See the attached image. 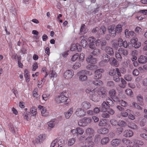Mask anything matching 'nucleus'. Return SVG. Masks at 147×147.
Masks as SVG:
<instances>
[{
	"instance_id": "nucleus-37",
	"label": "nucleus",
	"mask_w": 147,
	"mask_h": 147,
	"mask_svg": "<svg viewBox=\"0 0 147 147\" xmlns=\"http://www.w3.org/2000/svg\"><path fill=\"white\" fill-rule=\"evenodd\" d=\"M128 126L130 128L133 129H138L137 126L135 123L133 122L129 123L128 125Z\"/></svg>"
},
{
	"instance_id": "nucleus-43",
	"label": "nucleus",
	"mask_w": 147,
	"mask_h": 147,
	"mask_svg": "<svg viewBox=\"0 0 147 147\" xmlns=\"http://www.w3.org/2000/svg\"><path fill=\"white\" fill-rule=\"evenodd\" d=\"M106 103L108 105L110 106H113V101L109 97L107 98L106 99Z\"/></svg>"
},
{
	"instance_id": "nucleus-39",
	"label": "nucleus",
	"mask_w": 147,
	"mask_h": 147,
	"mask_svg": "<svg viewBox=\"0 0 147 147\" xmlns=\"http://www.w3.org/2000/svg\"><path fill=\"white\" fill-rule=\"evenodd\" d=\"M107 123L106 122V120L105 119H101L100 120L98 125L100 126H104L106 125Z\"/></svg>"
},
{
	"instance_id": "nucleus-59",
	"label": "nucleus",
	"mask_w": 147,
	"mask_h": 147,
	"mask_svg": "<svg viewBox=\"0 0 147 147\" xmlns=\"http://www.w3.org/2000/svg\"><path fill=\"white\" fill-rule=\"evenodd\" d=\"M123 131V129L120 127L116 129V132L117 134H120Z\"/></svg>"
},
{
	"instance_id": "nucleus-56",
	"label": "nucleus",
	"mask_w": 147,
	"mask_h": 147,
	"mask_svg": "<svg viewBox=\"0 0 147 147\" xmlns=\"http://www.w3.org/2000/svg\"><path fill=\"white\" fill-rule=\"evenodd\" d=\"M79 56L78 53H76L72 56L71 58V61H75L78 58Z\"/></svg>"
},
{
	"instance_id": "nucleus-48",
	"label": "nucleus",
	"mask_w": 147,
	"mask_h": 147,
	"mask_svg": "<svg viewBox=\"0 0 147 147\" xmlns=\"http://www.w3.org/2000/svg\"><path fill=\"white\" fill-rule=\"evenodd\" d=\"M28 115V113L27 112H24L23 114L25 119L27 121H30L31 119L29 117Z\"/></svg>"
},
{
	"instance_id": "nucleus-41",
	"label": "nucleus",
	"mask_w": 147,
	"mask_h": 147,
	"mask_svg": "<svg viewBox=\"0 0 147 147\" xmlns=\"http://www.w3.org/2000/svg\"><path fill=\"white\" fill-rule=\"evenodd\" d=\"M46 136L45 134H40L38 138L40 142H42L46 138Z\"/></svg>"
},
{
	"instance_id": "nucleus-61",
	"label": "nucleus",
	"mask_w": 147,
	"mask_h": 147,
	"mask_svg": "<svg viewBox=\"0 0 147 147\" xmlns=\"http://www.w3.org/2000/svg\"><path fill=\"white\" fill-rule=\"evenodd\" d=\"M123 47L125 48L127 47H129V45H131V44L129 42L127 43V41L126 40L123 41Z\"/></svg>"
},
{
	"instance_id": "nucleus-21",
	"label": "nucleus",
	"mask_w": 147,
	"mask_h": 147,
	"mask_svg": "<svg viewBox=\"0 0 147 147\" xmlns=\"http://www.w3.org/2000/svg\"><path fill=\"white\" fill-rule=\"evenodd\" d=\"M106 53L110 55H113L114 54V51L113 49L109 47H106L105 48Z\"/></svg>"
},
{
	"instance_id": "nucleus-22",
	"label": "nucleus",
	"mask_w": 147,
	"mask_h": 147,
	"mask_svg": "<svg viewBox=\"0 0 147 147\" xmlns=\"http://www.w3.org/2000/svg\"><path fill=\"white\" fill-rule=\"evenodd\" d=\"M101 59L102 61L104 62H108L110 59V57L107 54H103L102 55Z\"/></svg>"
},
{
	"instance_id": "nucleus-52",
	"label": "nucleus",
	"mask_w": 147,
	"mask_h": 147,
	"mask_svg": "<svg viewBox=\"0 0 147 147\" xmlns=\"http://www.w3.org/2000/svg\"><path fill=\"white\" fill-rule=\"evenodd\" d=\"M124 78L126 81H130L132 79V77L131 75H126L124 76Z\"/></svg>"
},
{
	"instance_id": "nucleus-35",
	"label": "nucleus",
	"mask_w": 147,
	"mask_h": 147,
	"mask_svg": "<svg viewBox=\"0 0 147 147\" xmlns=\"http://www.w3.org/2000/svg\"><path fill=\"white\" fill-rule=\"evenodd\" d=\"M77 135H81L84 133V130L82 128L78 127L77 128Z\"/></svg>"
},
{
	"instance_id": "nucleus-49",
	"label": "nucleus",
	"mask_w": 147,
	"mask_h": 147,
	"mask_svg": "<svg viewBox=\"0 0 147 147\" xmlns=\"http://www.w3.org/2000/svg\"><path fill=\"white\" fill-rule=\"evenodd\" d=\"M118 125L119 126L124 127L126 126L127 123L123 121L120 120L118 122Z\"/></svg>"
},
{
	"instance_id": "nucleus-40",
	"label": "nucleus",
	"mask_w": 147,
	"mask_h": 147,
	"mask_svg": "<svg viewBox=\"0 0 147 147\" xmlns=\"http://www.w3.org/2000/svg\"><path fill=\"white\" fill-rule=\"evenodd\" d=\"M82 37H83L82 36L80 37V39H82L81 41V44L82 47L84 48L87 46V43L85 39H82Z\"/></svg>"
},
{
	"instance_id": "nucleus-29",
	"label": "nucleus",
	"mask_w": 147,
	"mask_h": 147,
	"mask_svg": "<svg viewBox=\"0 0 147 147\" xmlns=\"http://www.w3.org/2000/svg\"><path fill=\"white\" fill-rule=\"evenodd\" d=\"M41 114L42 116L44 117H47L49 115V113L47 110L46 108L45 107L41 110Z\"/></svg>"
},
{
	"instance_id": "nucleus-63",
	"label": "nucleus",
	"mask_w": 147,
	"mask_h": 147,
	"mask_svg": "<svg viewBox=\"0 0 147 147\" xmlns=\"http://www.w3.org/2000/svg\"><path fill=\"white\" fill-rule=\"evenodd\" d=\"M120 115L121 116L125 117H127L128 115L127 112L123 111L120 113Z\"/></svg>"
},
{
	"instance_id": "nucleus-55",
	"label": "nucleus",
	"mask_w": 147,
	"mask_h": 147,
	"mask_svg": "<svg viewBox=\"0 0 147 147\" xmlns=\"http://www.w3.org/2000/svg\"><path fill=\"white\" fill-rule=\"evenodd\" d=\"M45 81V79L43 78L41 80H38V88H41L42 84H43Z\"/></svg>"
},
{
	"instance_id": "nucleus-24",
	"label": "nucleus",
	"mask_w": 147,
	"mask_h": 147,
	"mask_svg": "<svg viewBox=\"0 0 147 147\" xmlns=\"http://www.w3.org/2000/svg\"><path fill=\"white\" fill-rule=\"evenodd\" d=\"M37 113L36 108L35 107L32 106L30 109V113L31 115L34 116L36 115Z\"/></svg>"
},
{
	"instance_id": "nucleus-17",
	"label": "nucleus",
	"mask_w": 147,
	"mask_h": 147,
	"mask_svg": "<svg viewBox=\"0 0 147 147\" xmlns=\"http://www.w3.org/2000/svg\"><path fill=\"white\" fill-rule=\"evenodd\" d=\"M79 80L80 81H83L86 80L87 79V77L85 74V71H82L79 73Z\"/></svg>"
},
{
	"instance_id": "nucleus-31",
	"label": "nucleus",
	"mask_w": 147,
	"mask_h": 147,
	"mask_svg": "<svg viewBox=\"0 0 147 147\" xmlns=\"http://www.w3.org/2000/svg\"><path fill=\"white\" fill-rule=\"evenodd\" d=\"M95 80L93 81V83L94 84L97 86H101L103 85V82L101 80L99 79Z\"/></svg>"
},
{
	"instance_id": "nucleus-42",
	"label": "nucleus",
	"mask_w": 147,
	"mask_h": 147,
	"mask_svg": "<svg viewBox=\"0 0 147 147\" xmlns=\"http://www.w3.org/2000/svg\"><path fill=\"white\" fill-rule=\"evenodd\" d=\"M49 76L51 78H56L57 76V74L55 71L52 70L50 71Z\"/></svg>"
},
{
	"instance_id": "nucleus-13",
	"label": "nucleus",
	"mask_w": 147,
	"mask_h": 147,
	"mask_svg": "<svg viewBox=\"0 0 147 147\" xmlns=\"http://www.w3.org/2000/svg\"><path fill=\"white\" fill-rule=\"evenodd\" d=\"M121 143V140L119 139H113L110 142L111 144L113 147L118 146Z\"/></svg>"
},
{
	"instance_id": "nucleus-7",
	"label": "nucleus",
	"mask_w": 147,
	"mask_h": 147,
	"mask_svg": "<svg viewBox=\"0 0 147 147\" xmlns=\"http://www.w3.org/2000/svg\"><path fill=\"white\" fill-rule=\"evenodd\" d=\"M76 115L80 118L86 115V112L81 108H77L75 112Z\"/></svg>"
},
{
	"instance_id": "nucleus-23",
	"label": "nucleus",
	"mask_w": 147,
	"mask_h": 147,
	"mask_svg": "<svg viewBox=\"0 0 147 147\" xmlns=\"http://www.w3.org/2000/svg\"><path fill=\"white\" fill-rule=\"evenodd\" d=\"M73 109L72 107L70 108L67 112L64 113L65 117L67 119H69L73 112Z\"/></svg>"
},
{
	"instance_id": "nucleus-16",
	"label": "nucleus",
	"mask_w": 147,
	"mask_h": 147,
	"mask_svg": "<svg viewBox=\"0 0 147 147\" xmlns=\"http://www.w3.org/2000/svg\"><path fill=\"white\" fill-rule=\"evenodd\" d=\"M95 42L96 46H99L100 45L102 46H104L106 44V40L103 39H98L96 41H95Z\"/></svg>"
},
{
	"instance_id": "nucleus-1",
	"label": "nucleus",
	"mask_w": 147,
	"mask_h": 147,
	"mask_svg": "<svg viewBox=\"0 0 147 147\" xmlns=\"http://www.w3.org/2000/svg\"><path fill=\"white\" fill-rule=\"evenodd\" d=\"M68 94L66 91L60 93L59 95L55 98L56 102L58 103L66 102L65 105H67L69 104L70 100L68 98Z\"/></svg>"
},
{
	"instance_id": "nucleus-60",
	"label": "nucleus",
	"mask_w": 147,
	"mask_h": 147,
	"mask_svg": "<svg viewBox=\"0 0 147 147\" xmlns=\"http://www.w3.org/2000/svg\"><path fill=\"white\" fill-rule=\"evenodd\" d=\"M88 40L90 43H95V38L93 37H90L88 38Z\"/></svg>"
},
{
	"instance_id": "nucleus-18",
	"label": "nucleus",
	"mask_w": 147,
	"mask_h": 147,
	"mask_svg": "<svg viewBox=\"0 0 147 147\" xmlns=\"http://www.w3.org/2000/svg\"><path fill=\"white\" fill-rule=\"evenodd\" d=\"M109 132V129L105 127L101 128L97 130V132L98 133L102 134H106Z\"/></svg>"
},
{
	"instance_id": "nucleus-6",
	"label": "nucleus",
	"mask_w": 147,
	"mask_h": 147,
	"mask_svg": "<svg viewBox=\"0 0 147 147\" xmlns=\"http://www.w3.org/2000/svg\"><path fill=\"white\" fill-rule=\"evenodd\" d=\"M116 91L114 89H111L109 91V95L110 97L115 102H118L119 101V98L116 96Z\"/></svg>"
},
{
	"instance_id": "nucleus-10",
	"label": "nucleus",
	"mask_w": 147,
	"mask_h": 147,
	"mask_svg": "<svg viewBox=\"0 0 147 147\" xmlns=\"http://www.w3.org/2000/svg\"><path fill=\"white\" fill-rule=\"evenodd\" d=\"M103 71V69H100L96 70L95 72V75L94 77V79H98L101 78L102 77L101 73Z\"/></svg>"
},
{
	"instance_id": "nucleus-53",
	"label": "nucleus",
	"mask_w": 147,
	"mask_h": 147,
	"mask_svg": "<svg viewBox=\"0 0 147 147\" xmlns=\"http://www.w3.org/2000/svg\"><path fill=\"white\" fill-rule=\"evenodd\" d=\"M47 124L49 126L52 128L55 125V123L54 120L53 121H51L48 122Z\"/></svg>"
},
{
	"instance_id": "nucleus-54",
	"label": "nucleus",
	"mask_w": 147,
	"mask_h": 147,
	"mask_svg": "<svg viewBox=\"0 0 147 147\" xmlns=\"http://www.w3.org/2000/svg\"><path fill=\"white\" fill-rule=\"evenodd\" d=\"M81 64L79 62L76 63L73 66L72 68L75 69H77L81 66Z\"/></svg>"
},
{
	"instance_id": "nucleus-46",
	"label": "nucleus",
	"mask_w": 147,
	"mask_h": 147,
	"mask_svg": "<svg viewBox=\"0 0 147 147\" xmlns=\"http://www.w3.org/2000/svg\"><path fill=\"white\" fill-rule=\"evenodd\" d=\"M38 89L37 88H35L32 92V96L33 97L36 98L38 96Z\"/></svg>"
},
{
	"instance_id": "nucleus-5",
	"label": "nucleus",
	"mask_w": 147,
	"mask_h": 147,
	"mask_svg": "<svg viewBox=\"0 0 147 147\" xmlns=\"http://www.w3.org/2000/svg\"><path fill=\"white\" fill-rule=\"evenodd\" d=\"M94 131L92 128H88L85 131V134L87 136L86 138L87 140L92 138L94 136Z\"/></svg>"
},
{
	"instance_id": "nucleus-12",
	"label": "nucleus",
	"mask_w": 147,
	"mask_h": 147,
	"mask_svg": "<svg viewBox=\"0 0 147 147\" xmlns=\"http://www.w3.org/2000/svg\"><path fill=\"white\" fill-rule=\"evenodd\" d=\"M123 134V136L125 137H131L133 135L134 133L130 129H127L124 131Z\"/></svg>"
},
{
	"instance_id": "nucleus-19",
	"label": "nucleus",
	"mask_w": 147,
	"mask_h": 147,
	"mask_svg": "<svg viewBox=\"0 0 147 147\" xmlns=\"http://www.w3.org/2000/svg\"><path fill=\"white\" fill-rule=\"evenodd\" d=\"M109 107L108 105L107 104L105 101L103 102L101 105V106L100 107V111L101 112H104L106 111L107 110L108 107Z\"/></svg>"
},
{
	"instance_id": "nucleus-25",
	"label": "nucleus",
	"mask_w": 147,
	"mask_h": 147,
	"mask_svg": "<svg viewBox=\"0 0 147 147\" xmlns=\"http://www.w3.org/2000/svg\"><path fill=\"white\" fill-rule=\"evenodd\" d=\"M87 30L85 27V25L84 24H82L80 29V35L85 34L87 32Z\"/></svg>"
},
{
	"instance_id": "nucleus-20",
	"label": "nucleus",
	"mask_w": 147,
	"mask_h": 147,
	"mask_svg": "<svg viewBox=\"0 0 147 147\" xmlns=\"http://www.w3.org/2000/svg\"><path fill=\"white\" fill-rule=\"evenodd\" d=\"M139 62L141 63H145L147 62V57L144 55H141L138 59Z\"/></svg>"
},
{
	"instance_id": "nucleus-11",
	"label": "nucleus",
	"mask_w": 147,
	"mask_h": 147,
	"mask_svg": "<svg viewBox=\"0 0 147 147\" xmlns=\"http://www.w3.org/2000/svg\"><path fill=\"white\" fill-rule=\"evenodd\" d=\"M81 106L83 109L87 110L90 108L91 105L89 102L84 101L82 103Z\"/></svg>"
},
{
	"instance_id": "nucleus-51",
	"label": "nucleus",
	"mask_w": 147,
	"mask_h": 147,
	"mask_svg": "<svg viewBox=\"0 0 147 147\" xmlns=\"http://www.w3.org/2000/svg\"><path fill=\"white\" fill-rule=\"evenodd\" d=\"M146 118H144L140 120V125L141 126H144L145 125L146 123Z\"/></svg>"
},
{
	"instance_id": "nucleus-2",
	"label": "nucleus",
	"mask_w": 147,
	"mask_h": 147,
	"mask_svg": "<svg viewBox=\"0 0 147 147\" xmlns=\"http://www.w3.org/2000/svg\"><path fill=\"white\" fill-rule=\"evenodd\" d=\"M98 88H96L93 90L91 87H88L86 90L87 93H90V98L93 101L95 102H98L99 101V97L98 96Z\"/></svg>"
},
{
	"instance_id": "nucleus-38",
	"label": "nucleus",
	"mask_w": 147,
	"mask_h": 147,
	"mask_svg": "<svg viewBox=\"0 0 147 147\" xmlns=\"http://www.w3.org/2000/svg\"><path fill=\"white\" fill-rule=\"evenodd\" d=\"M121 54L119 52L116 51L115 52V57L116 59L119 61H121L122 59V57Z\"/></svg>"
},
{
	"instance_id": "nucleus-15",
	"label": "nucleus",
	"mask_w": 147,
	"mask_h": 147,
	"mask_svg": "<svg viewBox=\"0 0 147 147\" xmlns=\"http://www.w3.org/2000/svg\"><path fill=\"white\" fill-rule=\"evenodd\" d=\"M86 61L90 64H94L97 62L96 59L94 58L92 55L88 56L86 58Z\"/></svg>"
},
{
	"instance_id": "nucleus-3",
	"label": "nucleus",
	"mask_w": 147,
	"mask_h": 147,
	"mask_svg": "<svg viewBox=\"0 0 147 147\" xmlns=\"http://www.w3.org/2000/svg\"><path fill=\"white\" fill-rule=\"evenodd\" d=\"M109 74L110 76H113V79L115 81L117 82L120 81L119 77L121 76V74L118 68L111 70L109 72Z\"/></svg>"
},
{
	"instance_id": "nucleus-27",
	"label": "nucleus",
	"mask_w": 147,
	"mask_h": 147,
	"mask_svg": "<svg viewBox=\"0 0 147 147\" xmlns=\"http://www.w3.org/2000/svg\"><path fill=\"white\" fill-rule=\"evenodd\" d=\"M118 51L121 55L124 56H126L128 55V51L125 49L123 48H119Z\"/></svg>"
},
{
	"instance_id": "nucleus-64",
	"label": "nucleus",
	"mask_w": 147,
	"mask_h": 147,
	"mask_svg": "<svg viewBox=\"0 0 147 147\" xmlns=\"http://www.w3.org/2000/svg\"><path fill=\"white\" fill-rule=\"evenodd\" d=\"M96 66L95 65H88L86 66V68L89 70H93L95 68Z\"/></svg>"
},
{
	"instance_id": "nucleus-14",
	"label": "nucleus",
	"mask_w": 147,
	"mask_h": 147,
	"mask_svg": "<svg viewBox=\"0 0 147 147\" xmlns=\"http://www.w3.org/2000/svg\"><path fill=\"white\" fill-rule=\"evenodd\" d=\"M115 25L112 24L108 27V30L109 33H111V36L113 37H114L116 35L115 31L114 30Z\"/></svg>"
},
{
	"instance_id": "nucleus-28",
	"label": "nucleus",
	"mask_w": 147,
	"mask_h": 147,
	"mask_svg": "<svg viewBox=\"0 0 147 147\" xmlns=\"http://www.w3.org/2000/svg\"><path fill=\"white\" fill-rule=\"evenodd\" d=\"M138 102L139 104L141 105H144L143 102V99L142 96L140 95H138L137 97Z\"/></svg>"
},
{
	"instance_id": "nucleus-47",
	"label": "nucleus",
	"mask_w": 147,
	"mask_h": 147,
	"mask_svg": "<svg viewBox=\"0 0 147 147\" xmlns=\"http://www.w3.org/2000/svg\"><path fill=\"white\" fill-rule=\"evenodd\" d=\"M118 102H119V104L124 107H126L128 105V103L127 102L123 100H119Z\"/></svg>"
},
{
	"instance_id": "nucleus-58",
	"label": "nucleus",
	"mask_w": 147,
	"mask_h": 147,
	"mask_svg": "<svg viewBox=\"0 0 147 147\" xmlns=\"http://www.w3.org/2000/svg\"><path fill=\"white\" fill-rule=\"evenodd\" d=\"M111 65L116 67L118 66L117 61L115 58H113L112 61V62L111 63Z\"/></svg>"
},
{
	"instance_id": "nucleus-57",
	"label": "nucleus",
	"mask_w": 147,
	"mask_h": 147,
	"mask_svg": "<svg viewBox=\"0 0 147 147\" xmlns=\"http://www.w3.org/2000/svg\"><path fill=\"white\" fill-rule=\"evenodd\" d=\"M125 92L127 95L129 96H131L133 93L132 90L130 89H127L125 90Z\"/></svg>"
},
{
	"instance_id": "nucleus-4",
	"label": "nucleus",
	"mask_w": 147,
	"mask_h": 147,
	"mask_svg": "<svg viewBox=\"0 0 147 147\" xmlns=\"http://www.w3.org/2000/svg\"><path fill=\"white\" fill-rule=\"evenodd\" d=\"M92 121V119L90 117H85L81 119L78 122L79 126L82 127L86 126Z\"/></svg>"
},
{
	"instance_id": "nucleus-9",
	"label": "nucleus",
	"mask_w": 147,
	"mask_h": 147,
	"mask_svg": "<svg viewBox=\"0 0 147 147\" xmlns=\"http://www.w3.org/2000/svg\"><path fill=\"white\" fill-rule=\"evenodd\" d=\"M138 38H133L131 39V42L134 45V46L135 48H138L141 45L140 42H138Z\"/></svg>"
},
{
	"instance_id": "nucleus-26",
	"label": "nucleus",
	"mask_w": 147,
	"mask_h": 147,
	"mask_svg": "<svg viewBox=\"0 0 147 147\" xmlns=\"http://www.w3.org/2000/svg\"><path fill=\"white\" fill-rule=\"evenodd\" d=\"M98 95L100 97L102 98H104L107 96V92L105 90L99 91L98 88Z\"/></svg>"
},
{
	"instance_id": "nucleus-8",
	"label": "nucleus",
	"mask_w": 147,
	"mask_h": 147,
	"mask_svg": "<svg viewBox=\"0 0 147 147\" xmlns=\"http://www.w3.org/2000/svg\"><path fill=\"white\" fill-rule=\"evenodd\" d=\"M74 75V73L72 70H68L64 74V77L67 79L71 78Z\"/></svg>"
},
{
	"instance_id": "nucleus-34",
	"label": "nucleus",
	"mask_w": 147,
	"mask_h": 147,
	"mask_svg": "<svg viewBox=\"0 0 147 147\" xmlns=\"http://www.w3.org/2000/svg\"><path fill=\"white\" fill-rule=\"evenodd\" d=\"M106 31V28L104 26H101L98 31L100 34H102L105 33Z\"/></svg>"
},
{
	"instance_id": "nucleus-36",
	"label": "nucleus",
	"mask_w": 147,
	"mask_h": 147,
	"mask_svg": "<svg viewBox=\"0 0 147 147\" xmlns=\"http://www.w3.org/2000/svg\"><path fill=\"white\" fill-rule=\"evenodd\" d=\"M121 83L119 85V86L122 88H124L125 87L126 82L123 78H121Z\"/></svg>"
},
{
	"instance_id": "nucleus-62",
	"label": "nucleus",
	"mask_w": 147,
	"mask_h": 147,
	"mask_svg": "<svg viewBox=\"0 0 147 147\" xmlns=\"http://www.w3.org/2000/svg\"><path fill=\"white\" fill-rule=\"evenodd\" d=\"M123 40L121 38H119L118 40L117 45L118 46L121 47L123 46Z\"/></svg>"
},
{
	"instance_id": "nucleus-32",
	"label": "nucleus",
	"mask_w": 147,
	"mask_h": 147,
	"mask_svg": "<svg viewBox=\"0 0 147 147\" xmlns=\"http://www.w3.org/2000/svg\"><path fill=\"white\" fill-rule=\"evenodd\" d=\"M122 30V26L120 24L117 25L115 28V33H120L121 32Z\"/></svg>"
},
{
	"instance_id": "nucleus-50",
	"label": "nucleus",
	"mask_w": 147,
	"mask_h": 147,
	"mask_svg": "<svg viewBox=\"0 0 147 147\" xmlns=\"http://www.w3.org/2000/svg\"><path fill=\"white\" fill-rule=\"evenodd\" d=\"M122 141L123 143L126 145L130 144L131 143H132V142H131L129 140L125 138L123 139Z\"/></svg>"
},
{
	"instance_id": "nucleus-45",
	"label": "nucleus",
	"mask_w": 147,
	"mask_h": 147,
	"mask_svg": "<svg viewBox=\"0 0 147 147\" xmlns=\"http://www.w3.org/2000/svg\"><path fill=\"white\" fill-rule=\"evenodd\" d=\"M49 94L44 93L42 95V99L43 100L46 101L49 99Z\"/></svg>"
},
{
	"instance_id": "nucleus-30",
	"label": "nucleus",
	"mask_w": 147,
	"mask_h": 147,
	"mask_svg": "<svg viewBox=\"0 0 147 147\" xmlns=\"http://www.w3.org/2000/svg\"><path fill=\"white\" fill-rule=\"evenodd\" d=\"M109 141V137H104L102 138L101 140V143L102 145H106Z\"/></svg>"
},
{
	"instance_id": "nucleus-44",
	"label": "nucleus",
	"mask_w": 147,
	"mask_h": 147,
	"mask_svg": "<svg viewBox=\"0 0 147 147\" xmlns=\"http://www.w3.org/2000/svg\"><path fill=\"white\" fill-rule=\"evenodd\" d=\"M92 140V138L87 140H86V142H88V147H92L94 146V144Z\"/></svg>"
},
{
	"instance_id": "nucleus-33",
	"label": "nucleus",
	"mask_w": 147,
	"mask_h": 147,
	"mask_svg": "<svg viewBox=\"0 0 147 147\" xmlns=\"http://www.w3.org/2000/svg\"><path fill=\"white\" fill-rule=\"evenodd\" d=\"M76 142L75 138H72L69 139L67 142V144L69 146H71L74 144Z\"/></svg>"
}]
</instances>
